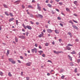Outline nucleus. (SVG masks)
Segmentation results:
<instances>
[{"mask_svg":"<svg viewBox=\"0 0 80 80\" xmlns=\"http://www.w3.org/2000/svg\"><path fill=\"white\" fill-rule=\"evenodd\" d=\"M31 17H32V18H33V15H32V14H31L29 15Z\"/></svg>","mask_w":80,"mask_h":80,"instance_id":"34","label":"nucleus"},{"mask_svg":"<svg viewBox=\"0 0 80 80\" xmlns=\"http://www.w3.org/2000/svg\"><path fill=\"white\" fill-rule=\"evenodd\" d=\"M38 52L39 53L40 55H42V53H43V51H38Z\"/></svg>","mask_w":80,"mask_h":80,"instance_id":"18","label":"nucleus"},{"mask_svg":"<svg viewBox=\"0 0 80 80\" xmlns=\"http://www.w3.org/2000/svg\"><path fill=\"white\" fill-rule=\"evenodd\" d=\"M9 50H7V55H8V54H9Z\"/></svg>","mask_w":80,"mask_h":80,"instance_id":"37","label":"nucleus"},{"mask_svg":"<svg viewBox=\"0 0 80 80\" xmlns=\"http://www.w3.org/2000/svg\"><path fill=\"white\" fill-rule=\"evenodd\" d=\"M66 48H67V50H71V48H70L68 46L66 47Z\"/></svg>","mask_w":80,"mask_h":80,"instance_id":"12","label":"nucleus"},{"mask_svg":"<svg viewBox=\"0 0 80 80\" xmlns=\"http://www.w3.org/2000/svg\"><path fill=\"white\" fill-rule=\"evenodd\" d=\"M36 25H39L40 24V23H39V22H37L36 23Z\"/></svg>","mask_w":80,"mask_h":80,"instance_id":"46","label":"nucleus"},{"mask_svg":"<svg viewBox=\"0 0 80 80\" xmlns=\"http://www.w3.org/2000/svg\"><path fill=\"white\" fill-rule=\"evenodd\" d=\"M53 52L54 53H56V54H58V51L57 52L56 51H54Z\"/></svg>","mask_w":80,"mask_h":80,"instance_id":"14","label":"nucleus"},{"mask_svg":"<svg viewBox=\"0 0 80 80\" xmlns=\"http://www.w3.org/2000/svg\"><path fill=\"white\" fill-rule=\"evenodd\" d=\"M73 15H74V16H75V17H77V15L75 14H74Z\"/></svg>","mask_w":80,"mask_h":80,"instance_id":"59","label":"nucleus"},{"mask_svg":"<svg viewBox=\"0 0 80 80\" xmlns=\"http://www.w3.org/2000/svg\"><path fill=\"white\" fill-rule=\"evenodd\" d=\"M18 38H17L15 37V42H18Z\"/></svg>","mask_w":80,"mask_h":80,"instance_id":"21","label":"nucleus"},{"mask_svg":"<svg viewBox=\"0 0 80 80\" xmlns=\"http://www.w3.org/2000/svg\"><path fill=\"white\" fill-rule=\"evenodd\" d=\"M37 9H38L39 11H40V10H41V7L40 6V4H37Z\"/></svg>","mask_w":80,"mask_h":80,"instance_id":"1","label":"nucleus"},{"mask_svg":"<svg viewBox=\"0 0 80 80\" xmlns=\"http://www.w3.org/2000/svg\"><path fill=\"white\" fill-rule=\"evenodd\" d=\"M74 72L77 73V68H75L74 70Z\"/></svg>","mask_w":80,"mask_h":80,"instance_id":"33","label":"nucleus"},{"mask_svg":"<svg viewBox=\"0 0 80 80\" xmlns=\"http://www.w3.org/2000/svg\"><path fill=\"white\" fill-rule=\"evenodd\" d=\"M3 6L5 7V8H8V6L5 4H3Z\"/></svg>","mask_w":80,"mask_h":80,"instance_id":"11","label":"nucleus"},{"mask_svg":"<svg viewBox=\"0 0 80 80\" xmlns=\"http://www.w3.org/2000/svg\"><path fill=\"white\" fill-rule=\"evenodd\" d=\"M9 15H10V16H11V17H13V14H12V13H9Z\"/></svg>","mask_w":80,"mask_h":80,"instance_id":"31","label":"nucleus"},{"mask_svg":"<svg viewBox=\"0 0 80 80\" xmlns=\"http://www.w3.org/2000/svg\"><path fill=\"white\" fill-rule=\"evenodd\" d=\"M76 42H78L79 40H78V39H76Z\"/></svg>","mask_w":80,"mask_h":80,"instance_id":"64","label":"nucleus"},{"mask_svg":"<svg viewBox=\"0 0 80 80\" xmlns=\"http://www.w3.org/2000/svg\"><path fill=\"white\" fill-rule=\"evenodd\" d=\"M68 57L69 58L70 60H71V61H72V57H71V56H70L69 55H68Z\"/></svg>","mask_w":80,"mask_h":80,"instance_id":"9","label":"nucleus"},{"mask_svg":"<svg viewBox=\"0 0 80 80\" xmlns=\"http://www.w3.org/2000/svg\"><path fill=\"white\" fill-rule=\"evenodd\" d=\"M18 20H16V25H18Z\"/></svg>","mask_w":80,"mask_h":80,"instance_id":"42","label":"nucleus"},{"mask_svg":"<svg viewBox=\"0 0 80 80\" xmlns=\"http://www.w3.org/2000/svg\"><path fill=\"white\" fill-rule=\"evenodd\" d=\"M3 72H0V75H1V76H3Z\"/></svg>","mask_w":80,"mask_h":80,"instance_id":"32","label":"nucleus"},{"mask_svg":"<svg viewBox=\"0 0 80 80\" xmlns=\"http://www.w3.org/2000/svg\"><path fill=\"white\" fill-rule=\"evenodd\" d=\"M43 10H44V11L46 12V9H45V8H43Z\"/></svg>","mask_w":80,"mask_h":80,"instance_id":"61","label":"nucleus"},{"mask_svg":"<svg viewBox=\"0 0 80 80\" xmlns=\"http://www.w3.org/2000/svg\"><path fill=\"white\" fill-rule=\"evenodd\" d=\"M78 63H79L80 62V59H78L77 60Z\"/></svg>","mask_w":80,"mask_h":80,"instance_id":"47","label":"nucleus"},{"mask_svg":"<svg viewBox=\"0 0 80 80\" xmlns=\"http://www.w3.org/2000/svg\"><path fill=\"white\" fill-rule=\"evenodd\" d=\"M5 15H7V16H9V14H8V13H7V12H5Z\"/></svg>","mask_w":80,"mask_h":80,"instance_id":"27","label":"nucleus"},{"mask_svg":"<svg viewBox=\"0 0 80 80\" xmlns=\"http://www.w3.org/2000/svg\"><path fill=\"white\" fill-rule=\"evenodd\" d=\"M73 3H74V4H75V5H76L77 4V1H75Z\"/></svg>","mask_w":80,"mask_h":80,"instance_id":"29","label":"nucleus"},{"mask_svg":"<svg viewBox=\"0 0 80 80\" xmlns=\"http://www.w3.org/2000/svg\"><path fill=\"white\" fill-rule=\"evenodd\" d=\"M58 20H61V18H60V17H58Z\"/></svg>","mask_w":80,"mask_h":80,"instance_id":"48","label":"nucleus"},{"mask_svg":"<svg viewBox=\"0 0 80 80\" xmlns=\"http://www.w3.org/2000/svg\"><path fill=\"white\" fill-rule=\"evenodd\" d=\"M31 50L32 53H34V52H35V51H37V48H34V49H32Z\"/></svg>","mask_w":80,"mask_h":80,"instance_id":"5","label":"nucleus"},{"mask_svg":"<svg viewBox=\"0 0 80 80\" xmlns=\"http://www.w3.org/2000/svg\"><path fill=\"white\" fill-rule=\"evenodd\" d=\"M14 20V18H12L9 19V22H12V21H13Z\"/></svg>","mask_w":80,"mask_h":80,"instance_id":"13","label":"nucleus"},{"mask_svg":"<svg viewBox=\"0 0 80 80\" xmlns=\"http://www.w3.org/2000/svg\"><path fill=\"white\" fill-rule=\"evenodd\" d=\"M35 46L36 47H38V44L35 43Z\"/></svg>","mask_w":80,"mask_h":80,"instance_id":"44","label":"nucleus"},{"mask_svg":"<svg viewBox=\"0 0 80 80\" xmlns=\"http://www.w3.org/2000/svg\"><path fill=\"white\" fill-rule=\"evenodd\" d=\"M63 53V52L62 51L60 52L58 51V54H59V53Z\"/></svg>","mask_w":80,"mask_h":80,"instance_id":"40","label":"nucleus"},{"mask_svg":"<svg viewBox=\"0 0 80 80\" xmlns=\"http://www.w3.org/2000/svg\"><path fill=\"white\" fill-rule=\"evenodd\" d=\"M36 1L35 0H32V3H35Z\"/></svg>","mask_w":80,"mask_h":80,"instance_id":"43","label":"nucleus"},{"mask_svg":"<svg viewBox=\"0 0 80 80\" xmlns=\"http://www.w3.org/2000/svg\"><path fill=\"white\" fill-rule=\"evenodd\" d=\"M18 63H21V62L19 60H18Z\"/></svg>","mask_w":80,"mask_h":80,"instance_id":"63","label":"nucleus"},{"mask_svg":"<svg viewBox=\"0 0 80 80\" xmlns=\"http://www.w3.org/2000/svg\"><path fill=\"white\" fill-rule=\"evenodd\" d=\"M59 25H61V27H63V24H62L61 23H60L59 24Z\"/></svg>","mask_w":80,"mask_h":80,"instance_id":"45","label":"nucleus"},{"mask_svg":"<svg viewBox=\"0 0 80 80\" xmlns=\"http://www.w3.org/2000/svg\"><path fill=\"white\" fill-rule=\"evenodd\" d=\"M23 72H21V75H22V76H23Z\"/></svg>","mask_w":80,"mask_h":80,"instance_id":"60","label":"nucleus"},{"mask_svg":"<svg viewBox=\"0 0 80 80\" xmlns=\"http://www.w3.org/2000/svg\"><path fill=\"white\" fill-rule=\"evenodd\" d=\"M59 41L60 42H62V39H59Z\"/></svg>","mask_w":80,"mask_h":80,"instance_id":"56","label":"nucleus"},{"mask_svg":"<svg viewBox=\"0 0 80 80\" xmlns=\"http://www.w3.org/2000/svg\"><path fill=\"white\" fill-rule=\"evenodd\" d=\"M22 26L23 27H24V28H25V29H27V26H25V25H24V24H22Z\"/></svg>","mask_w":80,"mask_h":80,"instance_id":"16","label":"nucleus"},{"mask_svg":"<svg viewBox=\"0 0 80 80\" xmlns=\"http://www.w3.org/2000/svg\"><path fill=\"white\" fill-rule=\"evenodd\" d=\"M45 31H46L45 29H44L43 30V32H44V33H45Z\"/></svg>","mask_w":80,"mask_h":80,"instance_id":"62","label":"nucleus"},{"mask_svg":"<svg viewBox=\"0 0 80 80\" xmlns=\"http://www.w3.org/2000/svg\"><path fill=\"white\" fill-rule=\"evenodd\" d=\"M31 64H32V62H29L27 63L26 64V65H27V66H30Z\"/></svg>","mask_w":80,"mask_h":80,"instance_id":"7","label":"nucleus"},{"mask_svg":"<svg viewBox=\"0 0 80 80\" xmlns=\"http://www.w3.org/2000/svg\"><path fill=\"white\" fill-rule=\"evenodd\" d=\"M66 10L67 12H69L70 11V10H69V8H66Z\"/></svg>","mask_w":80,"mask_h":80,"instance_id":"38","label":"nucleus"},{"mask_svg":"<svg viewBox=\"0 0 80 80\" xmlns=\"http://www.w3.org/2000/svg\"><path fill=\"white\" fill-rule=\"evenodd\" d=\"M52 45H55V42L54 41L52 42Z\"/></svg>","mask_w":80,"mask_h":80,"instance_id":"55","label":"nucleus"},{"mask_svg":"<svg viewBox=\"0 0 80 80\" xmlns=\"http://www.w3.org/2000/svg\"><path fill=\"white\" fill-rule=\"evenodd\" d=\"M27 27L29 30H32V27L30 26H27Z\"/></svg>","mask_w":80,"mask_h":80,"instance_id":"8","label":"nucleus"},{"mask_svg":"<svg viewBox=\"0 0 80 80\" xmlns=\"http://www.w3.org/2000/svg\"><path fill=\"white\" fill-rule=\"evenodd\" d=\"M72 27H73V28H75V29H76V30H78V27H77V26L75 25H72Z\"/></svg>","mask_w":80,"mask_h":80,"instance_id":"4","label":"nucleus"},{"mask_svg":"<svg viewBox=\"0 0 80 80\" xmlns=\"http://www.w3.org/2000/svg\"><path fill=\"white\" fill-rule=\"evenodd\" d=\"M8 75H9V77H12V75L11 74V73H10V72H8Z\"/></svg>","mask_w":80,"mask_h":80,"instance_id":"25","label":"nucleus"},{"mask_svg":"<svg viewBox=\"0 0 80 80\" xmlns=\"http://www.w3.org/2000/svg\"><path fill=\"white\" fill-rule=\"evenodd\" d=\"M26 78V80H30V78H29V77H27Z\"/></svg>","mask_w":80,"mask_h":80,"instance_id":"41","label":"nucleus"},{"mask_svg":"<svg viewBox=\"0 0 80 80\" xmlns=\"http://www.w3.org/2000/svg\"><path fill=\"white\" fill-rule=\"evenodd\" d=\"M20 58H21V59H23V57L22 56H20Z\"/></svg>","mask_w":80,"mask_h":80,"instance_id":"50","label":"nucleus"},{"mask_svg":"<svg viewBox=\"0 0 80 80\" xmlns=\"http://www.w3.org/2000/svg\"><path fill=\"white\" fill-rule=\"evenodd\" d=\"M17 3H18L20 2V1H16V2H15V3H17Z\"/></svg>","mask_w":80,"mask_h":80,"instance_id":"53","label":"nucleus"},{"mask_svg":"<svg viewBox=\"0 0 80 80\" xmlns=\"http://www.w3.org/2000/svg\"><path fill=\"white\" fill-rule=\"evenodd\" d=\"M68 35H69L70 36V37H72V33H70V32H68Z\"/></svg>","mask_w":80,"mask_h":80,"instance_id":"20","label":"nucleus"},{"mask_svg":"<svg viewBox=\"0 0 80 80\" xmlns=\"http://www.w3.org/2000/svg\"><path fill=\"white\" fill-rule=\"evenodd\" d=\"M68 47H73V45L71 44H68Z\"/></svg>","mask_w":80,"mask_h":80,"instance_id":"23","label":"nucleus"},{"mask_svg":"<svg viewBox=\"0 0 80 80\" xmlns=\"http://www.w3.org/2000/svg\"><path fill=\"white\" fill-rule=\"evenodd\" d=\"M73 22H75V23H78V22H77V21L73 20Z\"/></svg>","mask_w":80,"mask_h":80,"instance_id":"35","label":"nucleus"},{"mask_svg":"<svg viewBox=\"0 0 80 80\" xmlns=\"http://www.w3.org/2000/svg\"><path fill=\"white\" fill-rule=\"evenodd\" d=\"M47 31L48 33H52L53 30H51V29H48L47 30Z\"/></svg>","mask_w":80,"mask_h":80,"instance_id":"6","label":"nucleus"},{"mask_svg":"<svg viewBox=\"0 0 80 80\" xmlns=\"http://www.w3.org/2000/svg\"><path fill=\"white\" fill-rule=\"evenodd\" d=\"M48 62H50V63H52V61L50 60H48Z\"/></svg>","mask_w":80,"mask_h":80,"instance_id":"57","label":"nucleus"},{"mask_svg":"<svg viewBox=\"0 0 80 80\" xmlns=\"http://www.w3.org/2000/svg\"><path fill=\"white\" fill-rule=\"evenodd\" d=\"M62 79H63L65 78V76H63L61 77Z\"/></svg>","mask_w":80,"mask_h":80,"instance_id":"39","label":"nucleus"},{"mask_svg":"<svg viewBox=\"0 0 80 80\" xmlns=\"http://www.w3.org/2000/svg\"><path fill=\"white\" fill-rule=\"evenodd\" d=\"M13 60V59H12L11 58H8L9 61V62H12Z\"/></svg>","mask_w":80,"mask_h":80,"instance_id":"10","label":"nucleus"},{"mask_svg":"<svg viewBox=\"0 0 80 80\" xmlns=\"http://www.w3.org/2000/svg\"><path fill=\"white\" fill-rule=\"evenodd\" d=\"M22 8H25V6H23V5H22Z\"/></svg>","mask_w":80,"mask_h":80,"instance_id":"58","label":"nucleus"},{"mask_svg":"<svg viewBox=\"0 0 80 80\" xmlns=\"http://www.w3.org/2000/svg\"><path fill=\"white\" fill-rule=\"evenodd\" d=\"M55 32L56 33H59V31H58V30H55Z\"/></svg>","mask_w":80,"mask_h":80,"instance_id":"15","label":"nucleus"},{"mask_svg":"<svg viewBox=\"0 0 80 80\" xmlns=\"http://www.w3.org/2000/svg\"><path fill=\"white\" fill-rule=\"evenodd\" d=\"M19 38H22V39H25L26 38L23 35L19 36Z\"/></svg>","mask_w":80,"mask_h":80,"instance_id":"2","label":"nucleus"},{"mask_svg":"<svg viewBox=\"0 0 80 80\" xmlns=\"http://www.w3.org/2000/svg\"><path fill=\"white\" fill-rule=\"evenodd\" d=\"M69 23H71V24H73V22H72V21L71 20L69 21Z\"/></svg>","mask_w":80,"mask_h":80,"instance_id":"28","label":"nucleus"},{"mask_svg":"<svg viewBox=\"0 0 80 80\" xmlns=\"http://www.w3.org/2000/svg\"><path fill=\"white\" fill-rule=\"evenodd\" d=\"M49 45V43H48V42L46 43L45 44V46H48Z\"/></svg>","mask_w":80,"mask_h":80,"instance_id":"26","label":"nucleus"},{"mask_svg":"<svg viewBox=\"0 0 80 80\" xmlns=\"http://www.w3.org/2000/svg\"><path fill=\"white\" fill-rule=\"evenodd\" d=\"M72 52H71V54H75V51H73Z\"/></svg>","mask_w":80,"mask_h":80,"instance_id":"30","label":"nucleus"},{"mask_svg":"<svg viewBox=\"0 0 80 80\" xmlns=\"http://www.w3.org/2000/svg\"><path fill=\"white\" fill-rule=\"evenodd\" d=\"M28 8H33V7L31 5H29L28 6Z\"/></svg>","mask_w":80,"mask_h":80,"instance_id":"22","label":"nucleus"},{"mask_svg":"<svg viewBox=\"0 0 80 80\" xmlns=\"http://www.w3.org/2000/svg\"><path fill=\"white\" fill-rule=\"evenodd\" d=\"M30 23L32 24V25H33V22L32 21H30Z\"/></svg>","mask_w":80,"mask_h":80,"instance_id":"52","label":"nucleus"},{"mask_svg":"<svg viewBox=\"0 0 80 80\" xmlns=\"http://www.w3.org/2000/svg\"><path fill=\"white\" fill-rule=\"evenodd\" d=\"M42 57H45V54H43L42 55Z\"/></svg>","mask_w":80,"mask_h":80,"instance_id":"51","label":"nucleus"},{"mask_svg":"<svg viewBox=\"0 0 80 80\" xmlns=\"http://www.w3.org/2000/svg\"><path fill=\"white\" fill-rule=\"evenodd\" d=\"M38 16L40 18H43V16L42 15L38 14Z\"/></svg>","mask_w":80,"mask_h":80,"instance_id":"19","label":"nucleus"},{"mask_svg":"<svg viewBox=\"0 0 80 80\" xmlns=\"http://www.w3.org/2000/svg\"><path fill=\"white\" fill-rule=\"evenodd\" d=\"M29 33L28 32H26V36H27V37H28V34H29Z\"/></svg>","mask_w":80,"mask_h":80,"instance_id":"36","label":"nucleus"},{"mask_svg":"<svg viewBox=\"0 0 80 80\" xmlns=\"http://www.w3.org/2000/svg\"><path fill=\"white\" fill-rule=\"evenodd\" d=\"M70 65L71 66H73V63H72V62H71L70 63Z\"/></svg>","mask_w":80,"mask_h":80,"instance_id":"49","label":"nucleus"},{"mask_svg":"<svg viewBox=\"0 0 80 80\" xmlns=\"http://www.w3.org/2000/svg\"><path fill=\"white\" fill-rule=\"evenodd\" d=\"M12 63V64H15V63H16V62H15V61H14L13 60V61H12L11 62Z\"/></svg>","mask_w":80,"mask_h":80,"instance_id":"17","label":"nucleus"},{"mask_svg":"<svg viewBox=\"0 0 80 80\" xmlns=\"http://www.w3.org/2000/svg\"><path fill=\"white\" fill-rule=\"evenodd\" d=\"M48 6L49 7H50V8H51L52 7V5L50 4H48Z\"/></svg>","mask_w":80,"mask_h":80,"instance_id":"24","label":"nucleus"},{"mask_svg":"<svg viewBox=\"0 0 80 80\" xmlns=\"http://www.w3.org/2000/svg\"><path fill=\"white\" fill-rule=\"evenodd\" d=\"M56 10V11H57V12H59V10L58 9H55Z\"/></svg>","mask_w":80,"mask_h":80,"instance_id":"54","label":"nucleus"},{"mask_svg":"<svg viewBox=\"0 0 80 80\" xmlns=\"http://www.w3.org/2000/svg\"><path fill=\"white\" fill-rule=\"evenodd\" d=\"M42 34H40L38 36V37L39 38H41L42 37V36H43V35H44V34L43 32H41Z\"/></svg>","mask_w":80,"mask_h":80,"instance_id":"3","label":"nucleus"}]
</instances>
